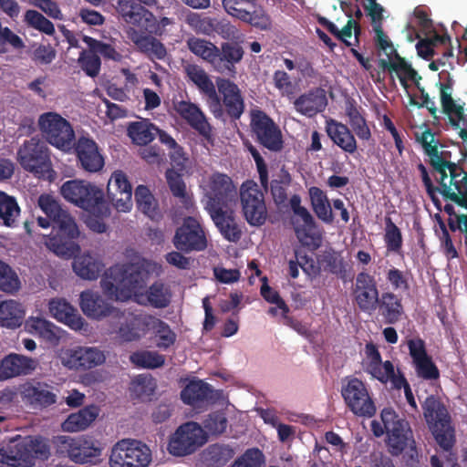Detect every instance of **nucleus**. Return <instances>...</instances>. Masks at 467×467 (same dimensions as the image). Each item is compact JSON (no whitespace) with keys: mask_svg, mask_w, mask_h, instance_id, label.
<instances>
[{"mask_svg":"<svg viewBox=\"0 0 467 467\" xmlns=\"http://www.w3.org/2000/svg\"><path fill=\"white\" fill-rule=\"evenodd\" d=\"M161 272V265L141 257L133 249H127L124 262L104 272L100 286L110 299L122 302L133 299L139 305L162 308L171 300V293L163 284L155 283L144 291L149 275H159Z\"/></svg>","mask_w":467,"mask_h":467,"instance_id":"f257e3e1","label":"nucleus"},{"mask_svg":"<svg viewBox=\"0 0 467 467\" xmlns=\"http://www.w3.org/2000/svg\"><path fill=\"white\" fill-rule=\"evenodd\" d=\"M416 138L430 158L442 194L467 209V173L451 161V151L447 146L441 145L435 135L425 127L420 128Z\"/></svg>","mask_w":467,"mask_h":467,"instance_id":"f03ea898","label":"nucleus"},{"mask_svg":"<svg viewBox=\"0 0 467 467\" xmlns=\"http://www.w3.org/2000/svg\"><path fill=\"white\" fill-rule=\"evenodd\" d=\"M362 368L372 379L383 384L391 383L396 389H403L409 404L417 407L412 391L405 378L395 368L389 360L383 361L377 347L371 343L365 346L362 352Z\"/></svg>","mask_w":467,"mask_h":467,"instance_id":"7ed1b4c3","label":"nucleus"},{"mask_svg":"<svg viewBox=\"0 0 467 467\" xmlns=\"http://www.w3.org/2000/svg\"><path fill=\"white\" fill-rule=\"evenodd\" d=\"M49 446L40 437L13 439L5 446L0 447V462L10 467H32L36 459H47Z\"/></svg>","mask_w":467,"mask_h":467,"instance_id":"20e7f679","label":"nucleus"},{"mask_svg":"<svg viewBox=\"0 0 467 467\" xmlns=\"http://www.w3.org/2000/svg\"><path fill=\"white\" fill-rule=\"evenodd\" d=\"M62 197L76 206L92 213L108 215L109 205L104 199L102 189L83 180H70L60 187Z\"/></svg>","mask_w":467,"mask_h":467,"instance_id":"39448f33","label":"nucleus"},{"mask_svg":"<svg viewBox=\"0 0 467 467\" xmlns=\"http://www.w3.org/2000/svg\"><path fill=\"white\" fill-rule=\"evenodd\" d=\"M51 226L52 234L45 241L50 251L66 258L80 251V246L73 242L80 236V230L68 212L60 213L58 217L52 221Z\"/></svg>","mask_w":467,"mask_h":467,"instance_id":"423d86ee","label":"nucleus"},{"mask_svg":"<svg viewBox=\"0 0 467 467\" xmlns=\"http://www.w3.org/2000/svg\"><path fill=\"white\" fill-rule=\"evenodd\" d=\"M16 161L25 171L33 173L39 179L51 182L56 177L52 169L49 150L45 143L37 138H31L24 141L17 150Z\"/></svg>","mask_w":467,"mask_h":467,"instance_id":"0eeeda50","label":"nucleus"},{"mask_svg":"<svg viewBox=\"0 0 467 467\" xmlns=\"http://www.w3.org/2000/svg\"><path fill=\"white\" fill-rule=\"evenodd\" d=\"M37 128L53 147L69 152L74 147L75 132L70 122L56 111H47L39 115Z\"/></svg>","mask_w":467,"mask_h":467,"instance_id":"6e6552de","label":"nucleus"},{"mask_svg":"<svg viewBox=\"0 0 467 467\" xmlns=\"http://www.w3.org/2000/svg\"><path fill=\"white\" fill-rule=\"evenodd\" d=\"M152 461L150 447L135 439H122L110 449L109 467H149Z\"/></svg>","mask_w":467,"mask_h":467,"instance_id":"1a4fd4ad","label":"nucleus"},{"mask_svg":"<svg viewBox=\"0 0 467 467\" xmlns=\"http://www.w3.org/2000/svg\"><path fill=\"white\" fill-rule=\"evenodd\" d=\"M381 420L386 429L387 445L391 454L410 453L415 448V441L409 423L400 419L393 410L381 411Z\"/></svg>","mask_w":467,"mask_h":467,"instance_id":"9d476101","label":"nucleus"},{"mask_svg":"<svg viewBox=\"0 0 467 467\" xmlns=\"http://www.w3.org/2000/svg\"><path fill=\"white\" fill-rule=\"evenodd\" d=\"M424 417L435 440L445 450L454 442V431L445 407L433 396L426 399L423 404Z\"/></svg>","mask_w":467,"mask_h":467,"instance_id":"9b49d317","label":"nucleus"},{"mask_svg":"<svg viewBox=\"0 0 467 467\" xmlns=\"http://www.w3.org/2000/svg\"><path fill=\"white\" fill-rule=\"evenodd\" d=\"M203 192L202 202L208 212L227 206L235 196V187L225 174L213 173L204 178L201 183Z\"/></svg>","mask_w":467,"mask_h":467,"instance_id":"f8f14e48","label":"nucleus"},{"mask_svg":"<svg viewBox=\"0 0 467 467\" xmlns=\"http://www.w3.org/2000/svg\"><path fill=\"white\" fill-rule=\"evenodd\" d=\"M341 392L347 406L355 415L370 418L376 413L375 403L362 380L357 378L347 379Z\"/></svg>","mask_w":467,"mask_h":467,"instance_id":"ddd939ff","label":"nucleus"},{"mask_svg":"<svg viewBox=\"0 0 467 467\" xmlns=\"http://www.w3.org/2000/svg\"><path fill=\"white\" fill-rule=\"evenodd\" d=\"M206 440V434L200 425L187 422L180 426L171 437L168 451L174 456H184L193 452Z\"/></svg>","mask_w":467,"mask_h":467,"instance_id":"4468645a","label":"nucleus"},{"mask_svg":"<svg viewBox=\"0 0 467 467\" xmlns=\"http://www.w3.org/2000/svg\"><path fill=\"white\" fill-rule=\"evenodd\" d=\"M56 442L64 445L70 460L78 464L95 463L102 452L101 447L96 442L83 437L58 436Z\"/></svg>","mask_w":467,"mask_h":467,"instance_id":"2eb2a0df","label":"nucleus"},{"mask_svg":"<svg viewBox=\"0 0 467 467\" xmlns=\"http://www.w3.org/2000/svg\"><path fill=\"white\" fill-rule=\"evenodd\" d=\"M177 249L189 251H202L207 247V239L199 221L194 217H187L182 225L177 230L174 240Z\"/></svg>","mask_w":467,"mask_h":467,"instance_id":"dca6fc26","label":"nucleus"},{"mask_svg":"<svg viewBox=\"0 0 467 467\" xmlns=\"http://www.w3.org/2000/svg\"><path fill=\"white\" fill-rule=\"evenodd\" d=\"M251 127L260 142L271 150H279L283 140L281 131L274 121L259 109L251 111Z\"/></svg>","mask_w":467,"mask_h":467,"instance_id":"f3484780","label":"nucleus"},{"mask_svg":"<svg viewBox=\"0 0 467 467\" xmlns=\"http://www.w3.org/2000/svg\"><path fill=\"white\" fill-rule=\"evenodd\" d=\"M116 10L122 19L149 33L156 32V18L149 10L133 0H119Z\"/></svg>","mask_w":467,"mask_h":467,"instance_id":"a211bd4d","label":"nucleus"},{"mask_svg":"<svg viewBox=\"0 0 467 467\" xmlns=\"http://www.w3.org/2000/svg\"><path fill=\"white\" fill-rule=\"evenodd\" d=\"M185 70L191 81L206 96V103L211 112L215 118H221L223 114V105L207 73L197 65H188Z\"/></svg>","mask_w":467,"mask_h":467,"instance_id":"6ab92c4d","label":"nucleus"},{"mask_svg":"<svg viewBox=\"0 0 467 467\" xmlns=\"http://www.w3.org/2000/svg\"><path fill=\"white\" fill-rule=\"evenodd\" d=\"M17 392L26 404L35 409L47 408L57 401V395L52 388L40 381H26L19 385Z\"/></svg>","mask_w":467,"mask_h":467,"instance_id":"aec40b11","label":"nucleus"},{"mask_svg":"<svg viewBox=\"0 0 467 467\" xmlns=\"http://www.w3.org/2000/svg\"><path fill=\"white\" fill-rule=\"evenodd\" d=\"M108 193L119 212L128 213L132 208V190L127 175L115 171L108 182Z\"/></svg>","mask_w":467,"mask_h":467,"instance_id":"412c9836","label":"nucleus"},{"mask_svg":"<svg viewBox=\"0 0 467 467\" xmlns=\"http://www.w3.org/2000/svg\"><path fill=\"white\" fill-rule=\"evenodd\" d=\"M71 257L73 272L81 279L97 280L105 269V263L102 256L94 251L76 253Z\"/></svg>","mask_w":467,"mask_h":467,"instance_id":"4be33fe9","label":"nucleus"},{"mask_svg":"<svg viewBox=\"0 0 467 467\" xmlns=\"http://www.w3.org/2000/svg\"><path fill=\"white\" fill-rule=\"evenodd\" d=\"M48 312L53 318L72 330H87L88 324L78 313V310L65 298L50 299L48 301Z\"/></svg>","mask_w":467,"mask_h":467,"instance_id":"5701e85b","label":"nucleus"},{"mask_svg":"<svg viewBox=\"0 0 467 467\" xmlns=\"http://www.w3.org/2000/svg\"><path fill=\"white\" fill-rule=\"evenodd\" d=\"M354 296L357 305L363 311H374L379 304V291L373 276L359 273L356 278Z\"/></svg>","mask_w":467,"mask_h":467,"instance_id":"b1692460","label":"nucleus"},{"mask_svg":"<svg viewBox=\"0 0 467 467\" xmlns=\"http://www.w3.org/2000/svg\"><path fill=\"white\" fill-rule=\"evenodd\" d=\"M35 358L11 353L0 360V381L31 374L37 367Z\"/></svg>","mask_w":467,"mask_h":467,"instance_id":"393cba45","label":"nucleus"},{"mask_svg":"<svg viewBox=\"0 0 467 467\" xmlns=\"http://www.w3.org/2000/svg\"><path fill=\"white\" fill-rule=\"evenodd\" d=\"M173 109L182 119L201 135L208 139L212 136V127L196 104L188 100H178L173 101Z\"/></svg>","mask_w":467,"mask_h":467,"instance_id":"a878e982","label":"nucleus"},{"mask_svg":"<svg viewBox=\"0 0 467 467\" xmlns=\"http://www.w3.org/2000/svg\"><path fill=\"white\" fill-rule=\"evenodd\" d=\"M74 146L80 165L85 171L98 172L102 170L105 164L104 158L92 139L81 137Z\"/></svg>","mask_w":467,"mask_h":467,"instance_id":"bb28decb","label":"nucleus"},{"mask_svg":"<svg viewBox=\"0 0 467 467\" xmlns=\"http://www.w3.org/2000/svg\"><path fill=\"white\" fill-rule=\"evenodd\" d=\"M79 306L85 316L96 320L109 317L116 311L98 292L92 290L80 293Z\"/></svg>","mask_w":467,"mask_h":467,"instance_id":"cd10ccee","label":"nucleus"},{"mask_svg":"<svg viewBox=\"0 0 467 467\" xmlns=\"http://www.w3.org/2000/svg\"><path fill=\"white\" fill-rule=\"evenodd\" d=\"M408 346L417 374L428 379H437L439 377V370L431 358L427 355L423 341L412 339L408 342Z\"/></svg>","mask_w":467,"mask_h":467,"instance_id":"c85d7f7f","label":"nucleus"},{"mask_svg":"<svg viewBox=\"0 0 467 467\" xmlns=\"http://www.w3.org/2000/svg\"><path fill=\"white\" fill-rule=\"evenodd\" d=\"M152 316L147 314L130 315L118 331L120 340L136 341L146 336L150 331Z\"/></svg>","mask_w":467,"mask_h":467,"instance_id":"c756f323","label":"nucleus"},{"mask_svg":"<svg viewBox=\"0 0 467 467\" xmlns=\"http://www.w3.org/2000/svg\"><path fill=\"white\" fill-rule=\"evenodd\" d=\"M327 104L326 92L321 88L303 93L294 100V108L296 112L309 118L322 112Z\"/></svg>","mask_w":467,"mask_h":467,"instance_id":"7c9ffc66","label":"nucleus"},{"mask_svg":"<svg viewBox=\"0 0 467 467\" xmlns=\"http://www.w3.org/2000/svg\"><path fill=\"white\" fill-rule=\"evenodd\" d=\"M23 324L26 332L51 343L57 342L63 336V330L60 327L42 317L30 316Z\"/></svg>","mask_w":467,"mask_h":467,"instance_id":"2f4dec72","label":"nucleus"},{"mask_svg":"<svg viewBox=\"0 0 467 467\" xmlns=\"http://www.w3.org/2000/svg\"><path fill=\"white\" fill-rule=\"evenodd\" d=\"M326 131L330 140L343 151L348 154H353L357 151V140L346 125L328 119L326 121Z\"/></svg>","mask_w":467,"mask_h":467,"instance_id":"473e14b6","label":"nucleus"},{"mask_svg":"<svg viewBox=\"0 0 467 467\" xmlns=\"http://www.w3.org/2000/svg\"><path fill=\"white\" fill-rule=\"evenodd\" d=\"M216 85L228 113L234 118H239L244 111V105L237 85L224 78H218Z\"/></svg>","mask_w":467,"mask_h":467,"instance_id":"72a5a7b5","label":"nucleus"},{"mask_svg":"<svg viewBox=\"0 0 467 467\" xmlns=\"http://www.w3.org/2000/svg\"><path fill=\"white\" fill-rule=\"evenodd\" d=\"M26 315V306L15 299L0 302V327L7 329L20 327Z\"/></svg>","mask_w":467,"mask_h":467,"instance_id":"f704fd0d","label":"nucleus"},{"mask_svg":"<svg viewBox=\"0 0 467 467\" xmlns=\"http://www.w3.org/2000/svg\"><path fill=\"white\" fill-rule=\"evenodd\" d=\"M99 408L95 405L87 406L77 412L71 413L62 422L61 429L66 432H78L88 429L98 418Z\"/></svg>","mask_w":467,"mask_h":467,"instance_id":"c9c22d12","label":"nucleus"},{"mask_svg":"<svg viewBox=\"0 0 467 467\" xmlns=\"http://www.w3.org/2000/svg\"><path fill=\"white\" fill-rule=\"evenodd\" d=\"M381 65L384 68L394 72L399 78L400 84L409 93L410 82L419 85L420 78L417 72L398 54L390 57L389 59H381Z\"/></svg>","mask_w":467,"mask_h":467,"instance_id":"e433bc0d","label":"nucleus"},{"mask_svg":"<svg viewBox=\"0 0 467 467\" xmlns=\"http://www.w3.org/2000/svg\"><path fill=\"white\" fill-rule=\"evenodd\" d=\"M127 35L136 47L150 58L162 59L166 56L164 46L156 38L144 36L134 27H130Z\"/></svg>","mask_w":467,"mask_h":467,"instance_id":"4c0bfd02","label":"nucleus"},{"mask_svg":"<svg viewBox=\"0 0 467 467\" xmlns=\"http://www.w3.org/2000/svg\"><path fill=\"white\" fill-rule=\"evenodd\" d=\"M219 229L222 235L229 242L236 243L240 240L242 231L234 221L232 213H228L223 211V208L208 212Z\"/></svg>","mask_w":467,"mask_h":467,"instance_id":"58836bf2","label":"nucleus"},{"mask_svg":"<svg viewBox=\"0 0 467 467\" xmlns=\"http://www.w3.org/2000/svg\"><path fill=\"white\" fill-rule=\"evenodd\" d=\"M244 56L242 47L231 43H223L218 48L214 62V69L219 72L234 71V65L240 62Z\"/></svg>","mask_w":467,"mask_h":467,"instance_id":"ea45409f","label":"nucleus"},{"mask_svg":"<svg viewBox=\"0 0 467 467\" xmlns=\"http://www.w3.org/2000/svg\"><path fill=\"white\" fill-rule=\"evenodd\" d=\"M440 99L443 111L449 116L451 124L461 125L463 119V108L460 100L454 99L451 84H441Z\"/></svg>","mask_w":467,"mask_h":467,"instance_id":"a19ab883","label":"nucleus"},{"mask_svg":"<svg viewBox=\"0 0 467 467\" xmlns=\"http://www.w3.org/2000/svg\"><path fill=\"white\" fill-rule=\"evenodd\" d=\"M308 195L312 209L318 219L327 223H332L334 219L333 212L325 192L313 186L308 189Z\"/></svg>","mask_w":467,"mask_h":467,"instance_id":"79ce46f5","label":"nucleus"},{"mask_svg":"<svg viewBox=\"0 0 467 467\" xmlns=\"http://www.w3.org/2000/svg\"><path fill=\"white\" fill-rule=\"evenodd\" d=\"M150 330L152 332L153 343L160 349H167L176 341V333L170 326L153 316Z\"/></svg>","mask_w":467,"mask_h":467,"instance_id":"37998d69","label":"nucleus"},{"mask_svg":"<svg viewBox=\"0 0 467 467\" xmlns=\"http://www.w3.org/2000/svg\"><path fill=\"white\" fill-rule=\"evenodd\" d=\"M127 130L132 142L138 145L148 144L158 133V129L146 119L130 123Z\"/></svg>","mask_w":467,"mask_h":467,"instance_id":"c03bdc74","label":"nucleus"},{"mask_svg":"<svg viewBox=\"0 0 467 467\" xmlns=\"http://www.w3.org/2000/svg\"><path fill=\"white\" fill-rule=\"evenodd\" d=\"M20 215V207L15 197L0 192V220L7 227H14Z\"/></svg>","mask_w":467,"mask_h":467,"instance_id":"a18cd8bd","label":"nucleus"},{"mask_svg":"<svg viewBox=\"0 0 467 467\" xmlns=\"http://www.w3.org/2000/svg\"><path fill=\"white\" fill-rule=\"evenodd\" d=\"M187 47L195 56L214 66L218 55V47L215 45L205 39L192 37L187 40Z\"/></svg>","mask_w":467,"mask_h":467,"instance_id":"49530a36","label":"nucleus"},{"mask_svg":"<svg viewBox=\"0 0 467 467\" xmlns=\"http://www.w3.org/2000/svg\"><path fill=\"white\" fill-rule=\"evenodd\" d=\"M294 231L296 238L303 245L313 249L321 245L322 232L315 221L298 227Z\"/></svg>","mask_w":467,"mask_h":467,"instance_id":"de8ad7c7","label":"nucleus"},{"mask_svg":"<svg viewBox=\"0 0 467 467\" xmlns=\"http://www.w3.org/2000/svg\"><path fill=\"white\" fill-rule=\"evenodd\" d=\"M209 387L202 380L191 381L182 391L181 397L184 403L195 406L208 397Z\"/></svg>","mask_w":467,"mask_h":467,"instance_id":"09e8293b","label":"nucleus"},{"mask_svg":"<svg viewBox=\"0 0 467 467\" xmlns=\"http://www.w3.org/2000/svg\"><path fill=\"white\" fill-rule=\"evenodd\" d=\"M135 199L138 208L147 216L154 219L158 216L157 202L150 190L144 185H139L135 190Z\"/></svg>","mask_w":467,"mask_h":467,"instance_id":"8fccbe9b","label":"nucleus"},{"mask_svg":"<svg viewBox=\"0 0 467 467\" xmlns=\"http://www.w3.org/2000/svg\"><path fill=\"white\" fill-rule=\"evenodd\" d=\"M155 388L156 383L150 376L140 375L132 380L130 391L134 397L146 400L153 395Z\"/></svg>","mask_w":467,"mask_h":467,"instance_id":"3c124183","label":"nucleus"},{"mask_svg":"<svg viewBox=\"0 0 467 467\" xmlns=\"http://www.w3.org/2000/svg\"><path fill=\"white\" fill-rule=\"evenodd\" d=\"M130 361L140 368H156L164 364V356L156 351H138L130 355Z\"/></svg>","mask_w":467,"mask_h":467,"instance_id":"603ef678","label":"nucleus"},{"mask_svg":"<svg viewBox=\"0 0 467 467\" xmlns=\"http://www.w3.org/2000/svg\"><path fill=\"white\" fill-rule=\"evenodd\" d=\"M21 287V282L17 275L11 267L0 260V290L14 294Z\"/></svg>","mask_w":467,"mask_h":467,"instance_id":"864d4df0","label":"nucleus"},{"mask_svg":"<svg viewBox=\"0 0 467 467\" xmlns=\"http://www.w3.org/2000/svg\"><path fill=\"white\" fill-rule=\"evenodd\" d=\"M264 197L256 182L253 181L244 182L240 188V199L242 209L256 205L257 201Z\"/></svg>","mask_w":467,"mask_h":467,"instance_id":"5fc2aeb1","label":"nucleus"},{"mask_svg":"<svg viewBox=\"0 0 467 467\" xmlns=\"http://www.w3.org/2000/svg\"><path fill=\"white\" fill-rule=\"evenodd\" d=\"M80 369H88L103 364L106 360L104 352L93 347H80Z\"/></svg>","mask_w":467,"mask_h":467,"instance_id":"6e6d98bb","label":"nucleus"},{"mask_svg":"<svg viewBox=\"0 0 467 467\" xmlns=\"http://www.w3.org/2000/svg\"><path fill=\"white\" fill-rule=\"evenodd\" d=\"M381 308L389 322H396L402 314V306L399 298L390 293H386L381 298Z\"/></svg>","mask_w":467,"mask_h":467,"instance_id":"4d7b16f0","label":"nucleus"},{"mask_svg":"<svg viewBox=\"0 0 467 467\" xmlns=\"http://www.w3.org/2000/svg\"><path fill=\"white\" fill-rule=\"evenodd\" d=\"M347 115L349 124L358 139L368 140L371 137V132L360 113L356 109L350 107L347 110Z\"/></svg>","mask_w":467,"mask_h":467,"instance_id":"13d9d810","label":"nucleus"},{"mask_svg":"<svg viewBox=\"0 0 467 467\" xmlns=\"http://www.w3.org/2000/svg\"><path fill=\"white\" fill-rule=\"evenodd\" d=\"M243 213L246 222L252 226H260L265 223L267 217V210L264 197L257 201L256 205L244 208Z\"/></svg>","mask_w":467,"mask_h":467,"instance_id":"bf43d9fd","label":"nucleus"},{"mask_svg":"<svg viewBox=\"0 0 467 467\" xmlns=\"http://www.w3.org/2000/svg\"><path fill=\"white\" fill-rule=\"evenodd\" d=\"M83 41L92 52L99 53L106 58H109L114 61H119L122 58V56L109 44L100 42L88 36H83Z\"/></svg>","mask_w":467,"mask_h":467,"instance_id":"052dcab7","label":"nucleus"},{"mask_svg":"<svg viewBox=\"0 0 467 467\" xmlns=\"http://www.w3.org/2000/svg\"><path fill=\"white\" fill-rule=\"evenodd\" d=\"M25 21L30 26L47 35H53L55 32L54 25L37 11H26L25 14Z\"/></svg>","mask_w":467,"mask_h":467,"instance_id":"680f3d73","label":"nucleus"},{"mask_svg":"<svg viewBox=\"0 0 467 467\" xmlns=\"http://www.w3.org/2000/svg\"><path fill=\"white\" fill-rule=\"evenodd\" d=\"M78 64L89 77H96L100 69V59L96 52L83 51L78 57Z\"/></svg>","mask_w":467,"mask_h":467,"instance_id":"e2e57ef3","label":"nucleus"},{"mask_svg":"<svg viewBox=\"0 0 467 467\" xmlns=\"http://www.w3.org/2000/svg\"><path fill=\"white\" fill-rule=\"evenodd\" d=\"M58 358L64 367L74 370L80 369V347L61 348Z\"/></svg>","mask_w":467,"mask_h":467,"instance_id":"0e129e2a","label":"nucleus"},{"mask_svg":"<svg viewBox=\"0 0 467 467\" xmlns=\"http://www.w3.org/2000/svg\"><path fill=\"white\" fill-rule=\"evenodd\" d=\"M37 204L41 211L52 221H54L56 217H58L60 213L65 212L59 202L52 195L47 193L41 194L38 197Z\"/></svg>","mask_w":467,"mask_h":467,"instance_id":"69168bd1","label":"nucleus"},{"mask_svg":"<svg viewBox=\"0 0 467 467\" xmlns=\"http://www.w3.org/2000/svg\"><path fill=\"white\" fill-rule=\"evenodd\" d=\"M263 463L262 451L258 449H249L231 467H261Z\"/></svg>","mask_w":467,"mask_h":467,"instance_id":"338daca9","label":"nucleus"},{"mask_svg":"<svg viewBox=\"0 0 467 467\" xmlns=\"http://www.w3.org/2000/svg\"><path fill=\"white\" fill-rule=\"evenodd\" d=\"M166 180L172 194L176 197L186 200V185L182 181L181 174L174 169H170L166 171Z\"/></svg>","mask_w":467,"mask_h":467,"instance_id":"774afa93","label":"nucleus"}]
</instances>
